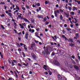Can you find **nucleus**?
Instances as JSON below:
<instances>
[{
	"instance_id": "obj_54",
	"label": "nucleus",
	"mask_w": 80,
	"mask_h": 80,
	"mask_svg": "<svg viewBox=\"0 0 80 80\" xmlns=\"http://www.w3.org/2000/svg\"><path fill=\"white\" fill-rule=\"evenodd\" d=\"M5 12L7 14H8L9 13V12H8V11H6Z\"/></svg>"
},
{
	"instance_id": "obj_22",
	"label": "nucleus",
	"mask_w": 80,
	"mask_h": 80,
	"mask_svg": "<svg viewBox=\"0 0 80 80\" xmlns=\"http://www.w3.org/2000/svg\"><path fill=\"white\" fill-rule=\"evenodd\" d=\"M16 8L17 10H20V8H19L18 6L17 5L16 6Z\"/></svg>"
},
{
	"instance_id": "obj_41",
	"label": "nucleus",
	"mask_w": 80,
	"mask_h": 80,
	"mask_svg": "<svg viewBox=\"0 0 80 80\" xmlns=\"http://www.w3.org/2000/svg\"><path fill=\"white\" fill-rule=\"evenodd\" d=\"M14 24V25H15V26H17V23H16V22H13Z\"/></svg>"
},
{
	"instance_id": "obj_53",
	"label": "nucleus",
	"mask_w": 80,
	"mask_h": 80,
	"mask_svg": "<svg viewBox=\"0 0 80 80\" xmlns=\"http://www.w3.org/2000/svg\"><path fill=\"white\" fill-rule=\"evenodd\" d=\"M13 31L15 32V33H17V30H15V29H14Z\"/></svg>"
},
{
	"instance_id": "obj_46",
	"label": "nucleus",
	"mask_w": 80,
	"mask_h": 80,
	"mask_svg": "<svg viewBox=\"0 0 80 80\" xmlns=\"http://www.w3.org/2000/svg\"><path fill=\"white\" fill-rule=\"evenodd\" d=\"M18 66H19L20 67H22V65L19 63H18Z\"/></svg>"
},
{
	"instance_id": "obj_17",
	"label": "nucleus",
	"mask_w": 80,
	"mask_h": 80,
	"mask_svg": "<svg viewBox=\"0 0 80 80\" xmlns=\"http://www.w3.org/2000/svg\"><path fill=\"white\" fill-rule=\"evenodd\" d=\"M16 45L18 47V48H20V44L17 42H16Z\"/></svg>"
},
{
	"instance_id": "obj_23",
	"label": "nucleus",
	"mask_w": 80,
	"mask_h": 80,
	"mask_svg": "<svg viewBox=\"0 0 80 80\" xmlns=\"http://www.w3.org/2000/svg\"><path fill=\"white\" fill-rule=\"evenodd\" d=\"M1 28H2V29H3V30H4L5 28L4 27H3V26L2 25L1 26Z\"/></svg>"
},
{
	"instance_id": "obj_44",
	"label": "nucleus",
	"mask_w": 80,
	"mask_h": 80,
	"mask_svg": "<svg viewBox=\"0 0 80 80\" xmlns=\"http://www.w3.org/2000/svg\"><path fill=\"white\" fill-rule=\"evenodd\" d=\"M60 78H62V77L61 76H58V79H60Z\"/></svg>"
},
{
	"instance_id": "obj_31",
	"label": "nucleus",
	"mask_w": 80,
	"mask_h": 80,
	"mask_svg": "<svg viewBox=\"0 0 80 80\" xmlns=\"http://www.w3.org/2000/svg\"><path fill=\"white\" fill-rule=\"evenodd\" d=\"M15 75H16V78H18V75H17V74L16 73H15Z\"/></svg>"
},
{
	"instance_id": "obj_36",
	"label": "nucleus",
	"mask_w": 80,
	"mask_h": 80,
	"mask_svg": "<svg viewBox=\"0 0 80 80\" xmlns=\"http://www.w3.org/2000/svg\"><path fill=\"white\" fill-rule=\"evenodd\" d=\"M71 14L72 15H75V13L73 12H72Z\"/></svg>"
},
{
	"instance_id": "obj_62",
	"label": "nucleus",
	"mask_w": 80,
	"mask_h": 80,
	"mask_svg": "<svg viewBox=\"0 0 80 80\" xmlns=\"http://www.w3.org/2000/svg\"><path fill=\"white\" fill-rule=\"evenodd\" d=\"M1 68H2L3 70H4V69H5V68L4 67V66H2L1 67Z\"/></svg>"
},
{
	"instance_id": "obj_48",
	"label": "nucleus",
	"mask_w": 80,
	"mask_h": 80,
	"mask_svg": "<svg viewBox=\"0 0 80 80\" xmlns=\"http://www.w3.org/2000/svg\"><path fill=\"white\" fill-rule=\"evenodd\" d=\"M18 52H22V49H21L20 48H18Z\"/></svg>"
},
{
	"instance_id": "obj_63",
	"label": "nucleus",
	"mask_w": 80,
	"mask_h": 80,
	"mask_svg": "<svg viewBox=\"0 0 80 80\" xmlns=\"http://www.w3.org/2000/svg\"><path fill=\"white\" fill-rule=\"evenodd\" d=\"M1 78L2 79H3V80H5V78H4L3 77H2V76L1 77Z\"/></svg>"
},
{
	"instance_id": "obj_27",
	"label": "nucleus",
	"mask_w": 80,
	"mask_h": 80,
	"mask_svg": "<svg viewBox=\"0 0 80 80\" xmlns=\"http://www.w3.org/2000/svg\"><path fill=\"white\" fill-rule=\"evenodd\" d=\"M8 15H9V17H12V14L11 13H9Z\"/></svg>"
},
{
	"instance_id": "obj_5",
	"label": "nucleus",
	"mask_w": 80,
	"mask_h": 80,
	"mask_svg": "<svg viewBox=\"0 0 80 80\" xmlns=\"http://www.w3.org/2000/svg\"><path fill=\"white\" fill-rule=\"evenodd\" d=\"M31 55L34 60H35L36 58H37V57L34 54H31Z\"/></svg>"
},
{
	"instance_id": "obj_12",
	"label": "nucleus",
	"mask_w": 80,
	"mask_h": 80,
	"mask_svg": "<svg viewBox=\"0 0 80 80\" xmlns=\"http://www.w3.org/2000/svg\"><path fill=\"white\" fill-rule=\"evenodd\" d=\"M64 15H66L67 16V18H68V17H69V13H66V12H64Z\"/></svg>"
},
{
	"instance_id": "obj_33",
	"label": "nucleus",
	"mask_w": 80,
	"mask_h": 80,
	"mask_svg": "<svg viewBox=\"0 0 80 80\" xmlns=\"http://www.w3.org/2000/svg\"><path fill=\"white\" fill-rule=\"evenodd\" d=\"M48 24H49V22H48L46 21L45 22V25H48Z\"/></svg>"
},
{
	"instance_id": "obj_60",
	"label": "nucleus",
	"mask_w": 80,
	"mask_h": 80,
	"mask_svg": "<svg viewBox=\"0 0 80 80\" xmlns=\"http://www.w3.org/2000/svg\"><path fill=\"white\" fill-rule=\"evenodd\" d=\"M8 80H12V78H10V77H9V79H8Z\"/></svg>"
},
{
	"instance_id": "obj_49",
	"label": "nucleus",
	"mask_w": 80,
	"mask_h": 80,
	"mask_svg": "<svg viewBox=\"0 0 80 80\" xmlns=\"http://www.w3.org/2000/svg\"><path fill=\"white\" fill-rule=\"evenodd\" d=\"M8 62L9 63H10V64H12V62H11L10 61V60L9 59H8Z\"/></svg>"
},
{
	"instance_id": "obj_35",
	"label": "nucleus",
	"mask_w": 80,
	"mask_h": 80,
	"mask_svg": "<svg viewBox=\"0 0 80 80\" xmlns=\"http://www.w3.org/2000/svg\"><path fill=\"white\" fill-rule=\"evenodd\" d=\"M51 55L52 56H54L55 55V52H52V53L51 54Z\"/></svg>"
},
{
	"instance_id": "obj_20",
	"label": "nucleus",
	"mask_w": 80,
	"mask_h": 80,
	"mask_svg": "<svg viewBox=\"0 0 80 80\" xmlns=\"http://www.w3.org/2000/svg\"><path fill=\"white\" fill-rule=\"evenodd\" d=\"M22 53L23 55V57H26V56H25V55H26V54H25V52H22Z\"/></svg>"
},
{
	"instance_id": "obj_11",
	"label": "nucleus",
	"mask_w": 80,
	"mask_h": 80,
	"mask_svg": "<svg viewBox=\"0 0 80 80\" xmlns=\"http://www.w3.org/2000/svg\"><path fill=\"white\" fill-rule=\"evenodd\" d=\"M74 68L75 69H76V70H78L79 69V68L78 67V66L76 65H74Z\"/></svg>"
},
{
	"instance_id": "obj_55",
	"label": "nucleus",
	"mask_w": 80,
	"mask_h": 80,
	"mask_svg": "<svg viewBox=\"0 0 80 80\" xmlns=\"http://www.w3.org/2000/svg\"><path fill=\"white\" fill-rule=\"evenodd\" d=\"M1 4H2V5H5V2H1Z\"/></svg>"
},
{
	"instance_id": "obj_25",
	"label": "nucleus",
	"mask_w": 80,
	"mask_h": 80,
	"mask_svg": "<svg viewBox=\"0 0 80 80\" xmlns=\"http://www.w3.org/2000/svg\"><path fill=\"white\" fill-rule=\"evenodd\" d=\"M60 19L61 20H63V16H62V15H61L60 16Z\"/></svg>"
},
{
	"instance_id": "obj_13",
	"label": "nucleus",
	"mask_w": 80,
	"mask_h": 80,
	"mask_svg": "<svg viewBox=\"0 0 80 80\" xmlns=\"http://www.w3.org/2000/svg\"><path fill=\"white\" fill-rule=\"evenodd\" d=\"M22 64L23 65H24V66H25L26 67L28 66V63L27 62L26 64H25V63L24 62H22Z\"/></svg>"
},
{
	"instance_id": "obj_52",
	"label": "nucleus",
	"mask_w": 80,
	"mask_h": 80,
	"mask_svg": "<svg viewBox=\"0 0 80 80\" xmlns=\"http://www.w3.org/2000/svg\"><path fill=\"white\" fill-rule=\"evenodd\" d=\"M20 45H21V46H23V45H24V43H20Z\"/></svg>"
},
{
	"instance_id": "obj_50",
	"label": "nucleus",
	"mask_w": 80,
	"mask_h": 80,
	"mask_svg": "<svg viewBox=\"0 0 80 80\" xmlns=\"http://www.w3.org/2000/svg\"><path fill=\"white\" fill-rule=\"evenodd\" d=\"M0 56L2 58H3V54H2Z\"/></svg>"
},
{
	"instance_id": "obj_3",
	"label": "nucleus",
	"mask_w": 80,
	"mask_h": 80,
	"mask_svg": "<svg viewBox=\"0 0 80 80\" xmlns=\"http://www.w3.org/2000/svg\"><path fill=\"white\" fill-rule=\"evenodd\" d=\"M29 36V33H28V32H26L24 37L25 39H26V40H28Z\"/></svg>"
},
{
	"instance_id": "obj_1",
	"label": "nucleus",
	"mask_w": 80,
	"mask_h": 80,
	"mask_svg": "<svg viewBox=\"0 0 80 80\" xmlns=\"http://www.w3.org/2000/svg\"><path fill=\"white\" fill-rule=\"evenodd\" d=\"M43 55L45 57H47L48 54V48H46V49H45V51L42 52Z\"/></svg>"
},
{
	"instance_id": "obj_51",
	"label": "nucleus",
	"mask_w": 80,
	"mask_h": 80,
	"mask_svg": "<svg viewBox=\"0 0 80 80\" xmlns=\"http://www.w3.org/2000/svg\"><path fill=\"white\" fill-rule=\"evenodd\" d=\"M45 4L46 5H47V4H48V1H46L45 2Z\"/></svg>"
},
{
	"instance_id": "obj_42",
	"label": "nucleus",
	"mask_w": 80,
	"mask_h": 80,
	"mask_svg": "<svg viewBox=\"0 0 80 80\" xmlns=\"http://www.w3.org/2000/svg\"><path fill=\"white\" fill-rule=\"evenodd\" d=\"M25 6L26 7V8H28V9H30L29 8V6H28V5H26Z\"/></svg>"
},
{
	"instance_id": "obj_29",
	"label": "nucleus",
	"mask_w": 80,
	"mask_h": 80,
	"mask_svg": "<svg viewBox=\"0 0 80 80\" xmlns=\"http://www.w3.org/2000/svg\"><path fill=\"white\" fill-rule=\"evenodd\" d=\"M66 29L67 30H68V31H71V30H72V29H71L70 28H67Z\"/></svg>"
},
{
	"instance_id": "obj_14",
	"label": "nucleus",
	"mask_w": 80,
	"mask_h": 80,
	"mask_svg": "<svg viewBox=\"0 0 80 80\" xmlns=\"http://www.w3.org/2000/svg\"><path fill=\"white\" fill-rule=\"evenodd\" d=\"M22 64L23 65H24V66H25L26 67L28 66V63L27 62L26 64H25V63L24 62H22Z\"/></svg>"
},
{
	"instance_id": "obj_28",
	"label": "nucleus",
	"mask_w": 80,
	"mask_h": 80,
	"mask_svg": "<svg viewBox=\"0 0 80 80\" xmlns=\"http://www.w3.org/2000/svg\"><path fill=\"white\" fill-rule=\"evenodd\" d=\"M0 16L1 17H5V14H2V15L0 14Z\"/></svg>"
},
{
	"instance_id": "obj_24",
	"label": "nucleus",
	"mask_w": 80,
	"mask_h": 80,
	"mask_svg": "<svg viewBox=\"0 0 80 80\" xmlns=\"http://www.w3.org/2000/svg\"><path fill=\"white\" fill-rule=\"evenodd\" d=\"M69 65L70 68H73V66H72V64H69Z\"/></svg>"
},
{
	"instance_id": "obj_15",
	"label": "nucleus",
	"mask_w": 80,
	"mask_h": 80,
	"mask_svg": "<svg viewBox=\"0 0 80 80\" xmlns=\"http://www.w3.org/2000/svg\"><path fill=\"white\" fill-rule=\"evenodd\" d=\"M37 17L38 18V19H40L41 18V17H42V15H40V14H38L37 15Z\"/></svg>"
},
{
	"instance_id": "obj_4",
	"label": "nucleus",
	"mask_w": 80,
	"mask_h": 80,
	"mask_svg": "<svg viewBox=\"0 0 80 80\" xmlns=\"http://www.w3.org/2000/svg\"><path fill=\"white\" fill-rule=\"evenodd\" d=\"M57 13H58V14H59L60 11H59V10H57L56 12V11H54V13L55 15V17H57V16H58V15H57Z\"/></svg>"
},
{
	"instance_id": "obj_47",
	"label": "nucleus",
	"mask_w": 80,
	"mask_h": 80,
	"mask_svg": "<svg viewBox=\"0 0 80 80\" xmlns=\"http://www.w3.org/2000/svg\"><path fill=\"white\" fill-rule=\"evenodd\" d=\"M59 11L60 12H62V13H63V11L61 9H59Z\"/></svg>"
},
{
	"instance_id": "obj_10",
	"label": "nucleus",
	"mask_w": 80,
	"mask_h": 80,
	"mask_svg": "<svg viewBox=\"0 0 80 80\" xmlns=\"http://www.w3.org/2000/svg\"><path fill=\"white\" fill-rule=\"evenodd\" d=\"M43 67H44V68H47V69H48V70H49V71H50V70H51V68H49V67H48V66H46V65H44V66Z\"/></svg>"
},
{
	"instance_id": "obj_32",
	"label": "nucleus",
	"mask_w": 80,
	"mask_h": 80,
	"mask_svg": "<svg viewBox=\"0 0 80 80\" xmlns=\"http://www.w3.org/2000/svg\"><path fill=\"white\" fill-rule=\"evenodd\" d=\"M24 48L25 50V51L26 52H28V50H27V48L25 47Z\"/></svg>"
},
{
	"instance_id": "obj_38",
	"label": "nucleus",
	"mask_w": 80,
	"mask_h": 80,
	"mask_svg": "<svg viewBox=\"0 0 80 80\" xmlns=\"http://www.w3.org/2000/svg\"><path fill=\"white\" fill-rule=\"evenodd\" d=\"M76 8V7H73V11H75V10Z\"/></svg>"
},
{
	"instance_id": "obj_57",
	"label": "nucleus",
	"mask_w": 80,
	"mask_h": 80,
	"mask_svg": "<svg viewBox=\"0 0 80 80\" xmlns=\"http://www.w3.org/2000/svg\"><path fill=\"white\" fill-rule=\"evenodd\" d=\"M18 18H21V17H22V16H20V15H18Z\"/></svg>"
},
{
	"instance_id": "obj_19",
	"label": "nucleus",
	"mask_w": 80,
	"mask_h": 80,
	"mask_svg": "<svg viewBox=\"0 0 80 80\" xmlns=\"http://www.w3.org/2000/svg\"><path fill=\"white\" fill-rule=\"evenodd\" d=\"M24 21H25V22H28V23H30V22L28 21V19H27L25 18H24Z\"/></svg>"
},
{
	"instance_id": "obj_40",
	"label": "nucleus",
	"mask_w": 80,
	"mask_h": 80,
	"mask_svg": "<svg viewBox=\"0 0 80 80\" xmlns=\"http://www.w3.org/2000/svg\"><path fill=\"white\" fill-rule=\"evenodd\" d=\"M44 74L45 75H48V72H44Z\"/></svg>"
},
{
	"instance_id": "obj_61",
	"label": "nucleus",
	"mask_w": 80,
	"mask_h": 80,
	"mask_svg": "<svg viewBox=\"0 0 80 80\" xmlns=\"http://www.w3.org/2000/svg\"><path fill=\"white\" fill-rule=\"evenodd\" d=\"M54 43L53 42H51V45H54V44H53Z\"/></svg>"
},
{
	"instance_id": "obj_39",
	"label": "nucleus",
	"mask_w": 80,
	"mask_h": 80,
	"mask_svg": "<svg viewBox=\"0 0 80 80\" xmlns=\"http://www.w3.org/2000/svg\"><path fill=\"white\" fill-rule=\"evenodd\" d=\"M37 6H38V7H40V4L39 3H37Z\"/></svg>"
},
{
	"instance_id": "obj_18",
	"label": "nucleus",
	"mask_w": 80,
	"mask_h": 80,
	"mask_svg": "<svg viewBox=\"0 0 80 80\" xmlns=\"http://www.w3.org/2000/svg\"><path fill=\"white\" fill-rule=\"evenodd\" d=\"M69 46H70L71 47H72L75 46V44L72 43H71L69 44Z\"/></svg>"
},
{
	"instance_id": "obj_34",
	"label": "nucleus",
	"mask_w": 80,
	"mask_h": 80,
	"mask_svg": "<svg viewBox=\"0 0 80 80\" xmlns=\"http://www.w3.org/2000/svg\"><path fill=\"white\" fill-rule=\"evenodd\" d=\"M68 9L69 10H72V8L71 7H68Z\"/></svg>"
},
{
	"instance_id": "obj_16",
	"label": "nucleus",
	"mask_w": 80,
	"mask_h": 80,
	"mask_svg": "<svg viewBox=\"0 0 80 80\" xmlns=\"http://www.w3.org/2000/svg\"><path fill=\"white\" fill-rule=\"evenodd\" d=\"M62 38H65L66 40H68V39H67V37H65L64 35H62Z\"/></svg>"
},
{
	"instance_id": "obj_8",
	"label": "nucleus",
	"mask_w": 80,
	"mask_h": 80,
	"mask_svg": "<svg viewBox=\"0 0 80 80\" xmlns=\"http://www.w3.org/2000/svg\"><path fill=\"white\" fill-rule=\"evenodd\" d=\"M35 34L36 37H38V38L41 40H42V38L40 37L39 36H38V32H36V33H35Z\"/></svg>"
},
{
	"instance_id": "obj_7",
	"label": "nucleus",
	"mask_w": 80,
	"mask_h": 80,
	"mask_svg": "<svg viewBox=\"0 0 80 80\" xmlns=\"http://www.w3.org/2000/svg\"><path fill=\"white\" fill-rule=\"evenodd\" d=\"M35 45V43H32L31 44V47L32 48H31V50H33V48L34 47V46Z\"/></svg>"
},
{
	"instance_id": "obj_9",
	"label": "nucleus",
	"mask_w": 80,
	"mask_h": 80,
	"mask_svg": "<svg viewBox=\"0 0 80 80\" xmlns=\"http://www.w3.org/2000/svg\"><path fill=\"white\" fill-rule=\"evenodd\" d=\"M67 40H68V41H69V42H70L71 43H74V42H73V39L71 38L69 39H68Z\"/></svg>"
},
{
	"instance_id": "obj_64",
	"label": "nucleus",
	"mask_w": 80,
	"mask_h": 80,
	"mask_svg": "<svg viewBox=\"0 0 80 80\" xmlns=\"http://www.w3.org/2000/svg\"><path fill=\"white\" fill-rule=\"evenodd\" d=\"M58 4H57L56 5V8H58Z\"/></svg>"
},
{
	"instance_id": "obj_58",
	"label": "nucleus",
	"mask_w": 80,
	"mask_h": 80,
	"mask_svg": "<svg viewBox=\"0 0 80 80\" xmlns=\"http://www.w3.org/2000/svg\"><path fill=\"white\" fill-rule=\"evenodd\" d=\"M64 27H66V28L67 27V25L66 24H65L64 25Z\"/></svg>"
},
{
	"instance_id": "obj_37",
	"label": "nucleus",
	"mask_w": 80,
	"mask_h": 80,
	"mask_svg": "<svg viewBox=\"0 0 80 80\" xmlns=\"http://www.w3.org/2000/svg\"><path fill=\"white\" fill-rule=\"evenodd\" d=\"M22 9L23 10H26V9H25V7H22Z\"/></svg>"
},
{
	"instance_id": "obj_2",
	"label": "nucleus",
	"mask_w": 80,
	"mask_h": 80,
	"mask_svg": "<svg viewBox=\"0 0 80 80\" xmlns=\"http://www.w3.org/2000/svg\"><path fill=\"white\" fill-rule=\"evenodd\" d=\"M53 63L54 65H55L58 67H60V63H59L57 60H54L53 61Z\"/></svg>"
},
{
	"instance_id": "obj_6",
	"label": "nucleus",
	"mask_w": 80,
	"mask_h": 80,
	"mask_svg": "<svg viewBox=\"0 0 80 80\" xmlns=\"http://www.w3.org/2000/svg\"><path fill=\"white\" fill-rule=\"evenodd\" d=\"M13 62H12V66H14V65H15V64L14 63H17V60H15L14 59L13 60Z\"/></svg>"
},
{
	"instance_id": "obj_59",
	"label": "nucleus",
	"mask_w": 80,
	"mask_h": 80,
	"mask_svg": "<svg viewBox=\"0 0 80 80\" xmlns=\"http://www.w3.org/2000/svg\"><path fill=\"white\" fill-rule=\"evenodd\" d=\"M27 58V59H28V60L29 61H32V60H31V59H30V58Z\"/></svg>"
},
{
	"instance_id": "obj_21",
	"label": "nucleus",
	"mask_w": 80,
	"mask_h": 80,
	"mask_svg": "<svg viewBox=\"0 0 80 80\" xmlns=\"http://www.w3.org/2000/svg\"><path fill=\"white\" fill-rule=\"evenodd\" d=\"M76 37L77 38H79V33H77L76 34Z\"/></svg>"
},
{
	"instance_id": "obj_26",
	"label": "nucleus",
	"mask_w": 80,
	"mask_h": 80,
	"mask_svg": "<svg viewBox=\"0 0 80 80\" xmlns=\"http://www.w3.org/2000/svg\"><path fill=\"white\" fill-rule=\"evenodd\" d=\"M48 73L50 75H52V72H51V71H48Z\"/></svg>"
},
{
	"instance_id": "obj_43",
	"label": "nucleus",
	"mask_w": 80,
	"mask_h": 80,
	"mask_svg": "<svg viewBox=\"0 0 80 80\" xmlns=\"http://www.w3.org/2000/svg\"><path fill=\"white\" fill-rule=\"evenodd\" d=\"M71 58H73V59H75V57L74 56L72 55L71 56Z\"/></svg>"
},
{
	"instance_id": "obj_45",
	"label": "nucleus",
	"mask_w": 80,
	"mask_h": 80,
	"mask_svg": "<svg viewBox=\"0 0 80 80\" xmlns=\"http://www.w3.org/2000/svg\"><path fill=\"white\" fill-rule=\"evenodd\" d=\"M62 32L63 34H65V31L64 30H63L62 31Z\"/></svg>"
},
{
	"instance_id": "obj_56",
	"label": "nucleus",
	"mask_w": 80,
	"mask_h": 80,
	"mask_svg": "<svg viewBox=\"0 0 80 80\" xmlns=\"http://www.w3.org/2000/svg\"><path fill=\"white\" fill-rule=\"evenodd\" d=\"M70 27L71 28H73V24H70Z\"/></svg>"
},
{
	"instance_id": "obj_30",
	"label": "nucleus",
	"mask_w": 80,
	"mask_h": 80,
	"mask_svg": "<svg viewBox=\"0 0 80 80\" xmlns=\"http://www.w3.org/2000/svg\"><path fill=\"white\" fill-rule=\"evenodd\" d=\"M47 18L45 17L43 18V21L44 22H46V21H47Z\"/></svg>"
}]
</instances>
